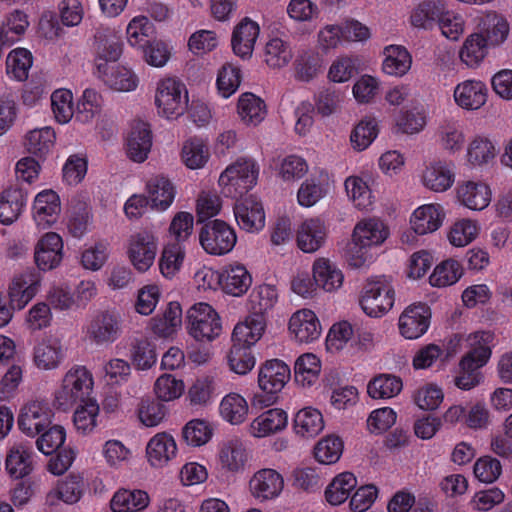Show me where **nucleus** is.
I'll return each instance as SVG.
<instances>
[{
  "instance_id": "obj_16",
  "label": "nucleus",
  "mask_w": 512,
  "mask_h": 512,
  "mask_svg": "<svg viewBox=\"0 0 512 512\" xmlns=\"http://www.w3.org/2000/svg\"><path fill=\"white\" fill-rule=\"evenodd\" d=\"M41 276L34 269H26L14 275L8 285V300L17 310L24 309L41 289Z\"/></svg>"
},
{
  "instance_id": "obj_43",
  "label": "nucleus",
  "mask_w": 512,
  "mask_h": 512,
  "mask_svg": "<svg viewBox=\"0 0 512 512\" xmlns=\"http://www.w3.org/2000/svg\"><path fill=\"white\" fill-rule=\"evenodd\" d=\"M33 452L25 442H15L8 450L5 467L8 474L21 479L31 473L33 466Z\"/></svg>"
},
{
  "instance_id": "obj_34",
  "label": "nucleus",
  "mask_w": 512,
  "mask_h": 512,
  "mask_svg": "<svg viewBox=\"0 0 512 512\" xmlns=\"http://www.w3.org/2000/svg\"><path fill=\"white\" fill-rule=\"evenodd\" d=\"M497 153L496 143L489 136L474 135L465 148V165L470 169H482L494 162Z\"/></svg>"
},
{
  "instance_id": "obj_23",
  "label": "nucleus",
  "mask_w": 512,
  "mask_h": 512,
  "mask_svg": "<svg viewBox=\"0 0 512 512\" xmlns=\"http://www.w3.org/2000/svg\"><path fill=\"white\" fill-rule=\"evenodd\" d=\"M64 243L62 237L55 232H46L37 241L34 249V261L41 271L57 268L63 259Z\"/></svg>"
},
{
  "instance_id": "obj_31",
  "label": "nucleus",
  "mask_w": 512,
  "mask_h": 512,
  "mask_svg": "<svg viewBox=\"0 0 512 512\" xmlns=\"http://www.w3.org/2000/svg\"><path fill=\"white\" fill-rule=\"evenodd\" d=\"M311 272L315 277L318 289L328 294L340 292L345 283V275L341 267L327 257H318L312 263Z\"/></svg>"
},
{
  "instance_id": "obj_42",
  "label": "nucleus",
  "mask_w": 512,
  "mask_h": 512,
  "mask_svg": "<svg viewBox=\"0 0 512 512\" xmlns=\"http://www.w3.org/2000/svg\"><path fill=\"white\" fill-rule=\"evenodd\" d=\"M266 326L265 316L249 312L243 321L235 325L232 340L235 343L252 347L262 338Z\"/></svg>"
},
{
  "instance_id": "obj_17",
  "label": "nucleus",
  "mask_w": 512,
  "mask_h": 512,
  "mask_svg": "<svg viewBox=\"0 0 512 512\" xmlns=\"http://www.w3.org/2000/svg\"><path fill=\"white\" fill-rule=\"evenodd\" d=\"M66 356L62 340L52 334L39 337L32 349V360L35 367L41 371L56 370Z\"/></svg>"
},
{
  "instance_id": "obj_64",
  "label": "nucleus",
  "mask_w": 512,
  "mask_h": 512,
  "mask_svg": "<svg viewBox=\"0 0 512 512\" xmlns=\"http://www.w3.org/2000/svg\"><path fill=\"white\" fill-rule=\"evenodd\" d=\"M462 264L455 259H446L435 266L429 282L431 286L445 288L456 284L463 276Z\"/></svg>"
},
{
  "instance_id": "obj_44",
  "label": "nucleus",
  "mask_w": 512,
  "mask_h": 512,
  "mask_svg": "<svg viewBox=\"0 0 512 512\" xmlns=\"http://www.w3.org/2000/svg\"><path fill=\"white\" fill-rule=\"evenodd\" d=\"M218 410L223 421L233 426H239L248 419L250 407L242 394L229 392L220 400Z\"/></svg>"
},
{
  "instance_id": "obj_46",
  "label": "nucleus",
  "mask_w": 512,
  "mask_h": 512,
  "mask_svg": "<svg viewBox=\"0 0 512 512\" xmlns=\"http://www.w3.org/2000/svg\"><path fill=\"white\" fill-rule=\"evenodd\" d=\"M358 480L351 472H341L332 478L324 490L325 501L331 506H340L351 498Z\"/></svg>"
},
{
  "instance_id": "obj_6",
  "label": "nucleus",
  "mask_w": 512,
  "mask_h": 512,
  "mask_svg": "<svg viewBox=\"0 0 512 512\" xmlns=\"http://www.w3.org/2000/svg\"><path fill=\"white\" fill-rule=\"evenodd\" d=\"M159 237L152 229L144 228L131 233L125 244L126 257L138 273H146L154 265Z\"/></svg>"
},
{
  "instance_id": "obj_41",
  "label": "nucleus",
  "mask_w": 512,
  "mask_h": 512,
  "mask_svg": "<svg viewBox=\"0 0 512 512\" xmlns=\"http://www.w3.org/2000/svg\"><path fill=\"white\" fill-rule=\"evenodd\" d=\"M325 427L321 411L313 406L299 409L293 416L292 428L301 438L311 439L319 435Z\"/></svg>"
},
{
  "instance_id": "obj_53",
  "label": "nucleus",
  "mask_w": 512,
  "mask_h": 512,
  "mask_svg": "<svg viewBox=\"0 0 512 512\" xmlns=\"http://www.w3.org/2000/svg\"><path fill=\"white\" fill-rule=\"evenodd\" d=\"M481 233V224L477 219L460 218L454 221L447 231L449 244L463 248L474 242Z\"/></svg>"
},
{
  "instance_id": "obj_3",
  "label": "nucleus",
  "mask_w": 512,
  "mask_h": 512,
  "mask_svg": "<svg viewBox=\"0 0 512 512\" xmlns=\"http://www.w3.org/2000/svg\"><path fill=\"white\" fill-rule=\"evenodd\" d=\"M93 389L92 372L86 366L74 365L65 372L55 390L54 404L62 410L71 409L78 402L93 398Z\"/></svg>"
},
{
  "instance_id": "obj_25",
  "label": "nucleus",
  "mask_w": 512,
  "mask_h": 512,
  "mask_svg": "<svg viewBox=\"0 0 512 512\" xmlns=\"http://www.w3.org/2000/svg\"><path fill=\"white\" fill-rule=\"evenodd\" d=\"M328 227L319 217H311L300 222L295 231L296 245L303 253L311 254L324 246Z\"/></svg>"
},
{
  "instance_id": "obj_22",
  "label": "nucleus",
  "mask_w": 512,
  "mask_h": 512,
  "mask_svg": "<svg viewBox=\"0 0 512 512\" xmlns=\"http://www.w3.org/2000/svg\"><path fill=\"white\" fill-rule=\"evenodd\" d=\"M431 320V309L425 303H413L407 306L399 317V331L406 339H418L423 336Z\"/></svg>"
},
{
  "instance_id": "obj_36",
  "label": "nucleus",
  "mask_w": 512,
  "mask_h": 512,
  "mask_svg": "<svg viewBox=\"0 0 512 512\" xmlns=\"http://www.w3.org/2000/svg\"><path fill=\"white\" fill-rule=\"evenodd\" d=\"M87 488L88 485L82 475L71 473L59 480L47 493L46 501L50 505H55L59 501L73 505L81 500Z\"/></svg>"
},
{
  "instance_id": "obj_52",
  "label": "nucleus",
  "mask_w": 512,
  "mask_h": 512,
  "mask_svg": "<svg viewBox=\"0 0 512 512\" xmlns=\"http://www.w3.org/2000/svg\"><path fill=\"white\" fill-rule=\"evenodd\" d=\"M56 133L50 126L28 131L23 139L25 150L38 158H45L54 147Z\"/></svg>"
},
{
  "instance_id": "obj_26",
  "label": "nucleus",
  "mask_w": 512,
  "mask_h": 512,
  "mask_svg": "<svg viewBox=\"0 0 512 512\" xmlns=\"http://www.w3.org/2000/svg\"><path fill=\"white\" fill-rule=\"evenodd\" d=\"M458 203L471 211H483L492 200L490 186L481 180H465L455 190Z\"/></svg>"
},
{
  "instance_id": "obj_5",
  "label": "nucleus",
  "mask_w": 512,
  "mask_h": 512,
  "mask_svg": "<svg viewBox=\"0 0 512 512\" xmlns=\"http://www.w3.org/2000/svg\"><path fill=\"white\" fill-rule=\"evenodd\" d=\"M259 172V165L254 159L239 158L222 171L218 184L224 194L236 197L255 187Z\"/></svg>"
},
{
  "instance_id": "obj_49",
  "label": "nucleus",
  "mask_w": 512,
  "mask_h": 512,
  "mask_svg": "<svg viewBox=\"0 0 512 512\" xmlns=\"http://www.w3.org/2000/svg\"><path fill=\"white\" fill-rule=\"evenodd\" d=\"M412 65V56L401 45H388L383 49L382 71L388 76L403 77Z\"/></svg>"
},
{
  "instance_id": "obj_35",
  "label": "nucleus",
  "mask_w": 512,
  "mask_h": 512,
  "mask_svg": "<svg viewBox=\"0 0 512 512\" xmlns=\"http://www.w3.org/2000/svg\"><path fill=\"white\" fill-rule=\"evenodd\" d=\"M152 147L150 125L141 120H134L126 137V153L129 159L142 163L148 158Z\"/></svg>"
},
{
  "instance_id": "obj_45",
  "label": "nucleus",
  "mask_w": 512,
  "mask_h": 512,
  "mask_svg": "<svg viewBox=\"0 0 512 512\" xmlns=\"http://www.w3.org/2000/svg\"><path fill=\"white\" fill-rule=\"evenodd\" d=\"M149 494L142 489H118L110 500L113 512H143L150 505Z\"/></svg>"
},
{
  "instance_id": "obj_38",
  "label": "nucleus",
  "mask_w": 512,
  "mask_h": 512,
  "mask_svg": "<svg viewBox=\"0 0 512 512\" xmlns=\"http://www.w3.org/2000/svg\"><path fill=\"white\" fill-rule=\"evenodd\" d=\"M434 142L441 151L448 155L459 154L466 143L462 124L456 120L441 122L435 130Z\"/></svg>"
},
{
  "instance_id": "obj_55",
  "label": "nucleus",
  "mask_w": 512,
  "mask_h": 512,
  "mask_svg": "<svg viewBox=\"0 0 512 512\" xmlns=\"http://www.w3.org/2000/svg\"><path fill=\"white\" fill-rule=\"evenodd\" d=\"M237 114L245 125L257 126L266 117V104L253 93H243L237 101Z\"/></svg>"
},
{
  "instance_id": "obj_37",
  "label": "nucleus",
  "mask_w": 512,
  "mask_h": 512,
  "mask_svg": "<svg viewBox=\"0 0 512 512\" xmlns=\"http://www.w3.org/2000/svg\"><path fill=\"white\" fill-rule=\"evenodd\" d=\"M475 32L492 48H496L508 39L510 26L503 15L489 11L479 17Z\"/></svg>"
},
{
  "instance_id": "obj_40",
  "label": "nucleus",
  "mask_w": 512,
  "mask_h": 512,
  "mask_svg": "<svg viewBox=\"0 0 512 512\" xmlns=\"http://www.w3.org/2000/svg\"><path fill=\"white\" fill-rule=\"evenodd\" d=\"M252 284V276L247 268L240 263H231L221 270L220 288L228 295L240 297Z\"/></svg>"
},
{
  "instance_id": "obj_28",
  "label": "nucleus",
  "mask_w": 512,
  "mask_h": 512,
  "mask_svg": "<svg viewBox=\"0 0 512 512\" xmlns=\"http://www.w3.org/2000/svg\"><path fill=\"white\" fill-rule=\"evenodd\" d=\"M121 333L117 314L109 311L97 313L86 326L87 337L96 345H110Z\"/></svg>"
},
{
  "instance_id": "obj_1",
  "label": "nucleus",
  "mask_w": 512,
  "mask_h": 512,
  "mask_svg": "<svg viewBox=\"0 0 512 512\" xmlns=\"http://www.w3.org/2000/svg\"><path fill=\"white\" fill-rule=\"evenodd\" d=\"M389 236L387 225L377 218H364L356 223L348 251L349 265L360 268L372 261L369 250L381 246Z\"/></svg>"
},
{
  "instance_id": "obj_13",
  "label": "nucleus",
  "mask_w": 512,
  "mask_h": 512,
  "mask_svg": "<svg viewBox=\"0 0 512 512\" xmlns=\"http://www.w3.org/2000/svg\"><path fill=\"white\" fill-rule=\"evenodd\" d=\"M95 77L109 90L130 93L137 90L140 78L128 64L111 63L93 71Z\"/></svg>"
},
{
  "instance_id": "obj_33",
  "label": "nucleus",
  "mask_w": 512,
  "mask_h": 512,
  "mask_svg": "<svg viewBox=\"0 0 512 512\" xmlns=\"http://www.w3.org/2000/svg\"><path fill=\"white\" fill-rule=\"evenodd\" d=\"M289 417L281 408H271L256 416L247 427L248 434L263 439L283 432L288 426Z\"/></svg>"
},
{
  "instance_id": "obj_56",
  "label": "nucleus",
  "mask_w": 512,
  "mask_h": 512,
  "mask_svg": "<svg viewBox=\"0 0 512 512\" xmlns=\"http://www.w3.org/2000/svg\"><path fill=\"white\" fill-rule=\"evenodd\" d=\"M321 360L314 353L300 355L294 364V379L297 385L302 388L314 386L320 376Z\"/></svg>"
},
{
  "instance_id": "obj_9",
  "label": "nucleus",
  "mask_w": 512,
  "mask_h": 512,
  "mask_svg": "<svg viewBox=\"0 0 512 512\" xmlns=\"http://www.w3.org/2000/svg\"><path fill=\"white\" fill-rule=\"evenodd\" d=\"M199 243L207 254L222 256L233 250L237 243V235L230 225L216 219L201 228Z\"/></svg>"
},
{
  "instance_id": "obj_57",
  "label": "nucleus",
  "mask_w": 512,
  "mask_h": 512,
  "mask_svg": "<svg viewBox=\"0 0 512 512\" xmlns=\"http://www.w3.org/2000/svg\"><path fill=\"white\" fill-rule=\"evenodd\" d=\"M344 188L348 200L352 205L362 211L372 209L375 197L367 181L358 175H351L344 181Z\"/></svg>"
},
{
  "instance_id": "obj_8",
  "label": "nucleus",
  "mask_w": 512,
  "mask_h": 512,
  "mask_svg": "<svg viewBox=\"0 0 512 512\" xmlns=\"http://www.w3.org/2000/svg\"><path fill=\"white\" fill-rule=\"evenodd\" d=\"M494 334L490 331H475L469 334H456L448 344V352L456 354L465 350L461 359H467L475 365L485 366L492 355Z\"/></svg>"
},
{
  "instance_id": "obj_18",
  "label": "nucleus",
  "mask_w": 512,
  "mask_h": 512,
  "mask_svg": "<svg viewBox=\"0 0 512 512\" xmlns=\"http://www.w3.org/2000/svg\"><path fill=\"white\" fill-rule=\"evenodd\" d=\"M321 333L322 326L320 320L311 309H299L292 313L288 320V334L295 343H313L320 338Z\"/></svg>"
},
{
  "instance_id": "obj_32",
  "label": "nucleus",
  "mask_w": 512,
  "mask_h": 512,
  "mask_svg": "<svg viewBox=\"0 0 512 512\" xmlns=\"http://www.w3.org/2000/svg\"><path fill=\"white\" fill-rule=\"evenodd\" d=\"M235 220L240 229L249 233H258L266 223L263 205L255 196L250 195L234 206Z\"/></svg>"
},
{
  "instance_id": "obj_48",
  "label": "nucleus",
  "mask_w": 512,
  "mask_h": 512,
  "mask_svg": "<svg viewBox=\"0 0 512 512\" xmlns=\"http://www.w3.org/2000/svg\"><path fill=\"white\" fill-rule=\"evenodd\" d=\"M27 204V193L17 187H10L0 194V222L4 225L14 223Z\"/></svg>"
},
{
  "instance_id": "obj_62",
  "label": "nucleus",
  "mask_w": 512,
  "mask_h": 512,
  "mask_svg": "<svg viewBox=\"0 0 512 512\" xmlns=\"http://www.w3.org/2000/svg\"><path fill=\"white\" fill-rule=\"evenodd\" d=\"M152 330L162 337L176 333L182 325V308L179 302H169L161 316L152 318Z\"/></svg>"
},
{
  "instance_id": "obj_59",
  "label": "nucleus",
  "mask_w": 512,
  "mask_h": 512,
  "mask_svg": "<svg viewBox=\"0 0 512 512\" xmlns=\"http://www.w3.org/2000/svg\"><path fill=\"white\" fill-rule=\"evenodd\" d=\"M73 413V424L78 433L82 435L91 434L98 426L100 407L93 397L78 402Z\"/></svg>"
},
{
  "instance_id": "obj_15",
  "label": "nucleus",
  "mask_w": 512,
  "mask_h": 512,
  "mask_svg": "<svg viewBox=\"0 0 512 512\" xmlns=\"http://www.w3.org/2000/svg\"><path fill=\"white\" fill-rule=\"evenodd\" d=\"M333 186V176L327 170L315 169L300 184L296 194L297 203L303 208H311L324 199Z\"/></svg>"
},
{
  "instance_id": "obj_20",
  "label": "nucleus",
  "mask_w": 512,
  "mask_h": 512,
  "mask_svg": "<svg viewBox=\"0 0 512 512\" xmlns=\"http://www.w3.org/2000/svg\"><path fill=\"white\" fill-rule=\"evenodd\" d=\"M456 180L453 167L444 160L434 159L425 162L419 174L420 184L433 193H445L450 190Z\"/></svg>"
},
{
  "instance_id": "obj_4",
  "label": "nucleus",
  "mask_w": 512,
  "mask_h": 512,
  "mask_svg": "<svg viewBox=\"0 0 512 512\" xmlns=\"http://www.w3.org/2000/svg\"><path fill=\"white\" fill-rule=\"evenodd\" d=\"M395 296L392 280L387 276H377L365 284L359 304L367 316L380 318L393 308Z\"/></svg>"
},
{
  "instance_id": "obj_19",
  "label": "nucleus",
  "mask_w": 512,
  "mask_h": 512,
  "mask_svg": "<svg viewBox=\"0 0 512 512\" xmlns=\"http://www.w3.org/2000/svg\"><path fill=\"white\" fill-rule=\"evenodd\" d=\"M61 214V200L52 189L38 192L31 205V217L39 230H46L54 226Z\"/></svg>"
},
{
  "instance_id": "obj_61",
  "label": "nucleus",
  "mask_w": 512,
  "mask_h": 512,
  "mask_svg": "<svg viewBox=\"0 0 512 512\" xmlns=\"http://www.w3.org/2000/svg\"><path fill=\"white\" fill-rule=\"evenodd\" d=\"M490 48L492 47L482 37L473 32L464 40L459 50V58L467 67L477 68L487 57Z\"/></svg>"
},
{
  "instance_id": "obj_63",
  "label": "nucleus",
  "mask_w": 512,
  "mask_h": 512,
  "mask_svg": "<svg viewBox=\"0 0 512 512\" xmlns=\"http://www.w3.org/2000/svg\"><path fill=\"white\" fill-rule=\"evenodd\" d=\"M445 393L443 387L435 382L419 385L412 393L413 403L422 411H435L443 403Z\"/></svg>"
},
{
  "instance_id": "obj_14",
  "label": "nucleus",
  "mask_w": 512,
  "mask_h": 512,
  "mask_svg": "<svg viewBox=\"0 0 512 512\" xmlns=\"http://www.w3.org/2000/svg\"><path fill=\"white\" fill-rule=\"evenodd\" d=\"M249 458L247 446L240 437L234 436L218 444L217 466L225 474L242 473L246 469Z\"/></svg>"
},
{
  "instance_id": "obj_21",
  "label": "nucleus",
  "mask_w": 512,
  "mask_h": 512,
  "mask_svg": "<svg viewBox=\"0 0 512 512\" xmlns=\"http://www.w3.org/2000/svg\"><path fill=\"white\" fill-rule=\"evenodd\" d=\"M249 491L259 502L277 499L285 487L284 476L276 469L261 468L249 480Z\"/></svg>"
},
{
  "instance_id": "obj_58",
  "label": "nucleus",
  "mask_w": 512,
  "mask_h": 512,
  "mask_svg": "<svg viewBox=\"0 0 512 512\" xmlns=\"http://www.w3.org/2000/svg\"><path fill=\"white\" fill-rule=\"evenodd\" d=\"M101 456L106 466L113 470H121L133 461V451L119 439H108L101 447Z\"/></svg>"
},
{
  "instance_id": "obj_27",
  "label": "nucleus",
  "mask_w": 512,
  "mask_h": 512,
  "mask_svg": "<svg viewBox=\"0 0 512 512\" xmlns=\"http://www.w3.org/2000/svg\"><path fill=\"white\" fill-rule=\"evenodd\" d=\"M291 378L290 367L279 359L267 360L258 370V387L267 395L282 391Z\"/></svg>"
},
{
  "instance_id": "obj_54",
  "label": "nucleus",
  "mask_w": 512,
  "mask_h": 512,
  "mask_svg": "<svg viewBox=\"0 0 512 512\" xmlns=\"http://www.w3.org/2000/svg\"><path fill=\"white\" fill-rule=\"evenodd\" d=\"M32 66L33 55L26 48H14L6 56L5 72L10 80L16 82L26 81Z\"/></svg>"
},
{
  "instance_id": "obj_60",
  "label": "nucleus",
  "mask_w": 512,
  "mask_h": 512,
  "mask_svg": "<svg viewBox=\"0 0 512 512\" xmlns=\"http://www.w3.org/2000/svg\"><path fill=\"white\" fill-rule=\"evenodd\" d=\"M309 170L307 161L298 155H287L279 158L275 165V175L286 184H294L302 179Z\"/></svg>"
},
{
  "instance_id": "obj_24",
  "label": "nucleus",
  "mask_w": 512,
  "mask_h": 512,
  "mask_svg": "<svg viewBox=\"0 0 512 512\" xmlns=\"http://www.w3.org/2000/svg\"><path fill=\"white\" fill-rule=\"evenodd\" d=\"M445 218L446 212L442 204H422L409 217L410 229L419 236L432 234L442 227Z\"/></svg>"
},
{
  "instance_id": "obj_10",
  "label": "nucleus",
  "mask_w": 512,
  "mask_h": 512,
  "mask_svg": "<svg viewBox=\"0 0 512 512\" xmlns=\"http://www.w3.org/2000/svg\"><path fill=\"white\" fill-rule=\"evenodd\" d=\"M93 71L117 62L123 55L124 44L118 31L108 25L96 28L93 37Z\"/></svg>"
},
{
  "instance_id": "obj_51",
  "label": "nucleus",
  "mask_w": 512,
  "mask_h": 512,
  "mask_svg": "<svg viewBox=\"0 0 512 512\" xmlns=\"http://www.w3.org/2000/svg\"><path fill=\"white\" fill-rule=\"evenodd\" d=\"M210 156L209 146L202 138L191 137L182 144L180 160L190 170L204 168L209 162Z\"/></svg>"
},
{
  "instance_id": "obj_7",
  "label": "nucleus",
  "mask_w": 512,
  "mask_h": 512,
  "mask_svg": "<svg viewBox=\"0 0 512 512\" xmlns=\"http://www.w3.org/2000/svg\"><path fill=\"white\" fill-rule=\"evenodd\" d=\"M186 317L188 334L197 342H212L222 333L221 317L208 303H195L188 309Z\"/></svg>"
},
{
  "instance_id": "obj_11",
  "label": "nucleus",
  "mask_w": 512,
  "mask_h": 512,
  "mask_svg": "<svg viewBox=\"0 0 512 512\" xmlns=\"http://www.w3.org/2000/svg\"><path fill=\"white\" fill-rule=\"evenodd\" d=\"M178 454L179 447L175 437L166 431L150 437L144 449L148 467L156 471L168 468L177 459Z\"/></svg>"
},
{
  "instance_id": "obj_47",
  "label": "nucleus",
  "mask_w": 512,
  "mask_h": 512,
  "mask_svg": "<svg viewBox=\"0 0 512 512\" xmlns=\"http://www.w3.org/2000/svg\"><path fill=\"white\" fill-rule=\"evenodd\" d=\"M186 258V248L179 242H167L163 245L158 259L160 274L172 280L181 271Z\"/></svg>"
},
{
  "instance_id": "obj_12",
  "label": "nucleus",
  "mask_w": 512,
  "mask_h": 512,
  "mask_svg": "<svg viewBox=\"0 0 512 512\" xmlns=\"http://www.w3.org/2000/svg\"><path fill=\"white\" fill-rule=\"evenodd\" d=\"M53 410L44 400H30L20 409L17 419L19 429L29 437H35L53 421Z\"/></svg>"
},
{
  "instance_id": "obj_50",
  "label": "nucleus",
  "mask_w": 512,
  "mask_h": 512,
  "mask_svg": "<svg viewBox=\"0 0 512 512\" xmlns=\"http://www.w3.org/2000/svg\"><path fill=\"white\" fill-rule=\"evenodd\" d=\"M29 25V17L23 10L14 9L8 12L0 23L2 43L12 46L23 37Z\"/></svg>"
},
{
  "instance_id": "obj_39",
  "label": "nucleus",
  "mask_w": 512,
  "mask_h": 512,
  "mask_svg": "<svg viewBox=\"0 0 512 512\" xmlns=\"http://www.w3.org/2000/svg\"><path fill=\"white\" fill-rule=\"evenodd\" d=\"M259 25L249 18H244L234 28L232 33V50L242 59H249L254 51L255 43L259 37Z\"/></svg>"
},
{
  "instance_id": "obj_2",
  "label": "nucleus",
  "mask_w": 512,
  "mask_h": 512,
  "mask_svg": "<svg viewBox=\"0 0 512 512\" xmlns=\"http://www.w3.org/2000/svg\"><path fill=\"white\" fill-rule=\"evenodd\" d=\"M153 102L158 117L169 122L177 121L188 110L189 91L177 77L165 76L155 84Z\"/></svg>"
},
{
  "instance_id": "obj_29",
  "label": "nucleus",
  "mask_w": 512,
  "mask_h": 512,
  "mask_svg": "<svg viewBox=\"0 0 512 512\" xmlns=\"http://www.w3.org/2000/svg\"><path fill=\"white\" fill-rule=\"evenodd\" d=\"M487 85L479 79H465L456 84L453 90L455 104L467 111H476L482 108L488 99Z\"/></svg>"
},
{
  "instance_id": "obj_30",
  "label": "nucleus",
  "mask_w": 512,
  "mask_h": 512,
  "mask_svg": "<svg viewBox=\"0 0 512 512\" xmlns=\"http://www.w3.org/2000/svg\"><path fill=\"white\" fill-rule=\"evenodd\" d=\"M144 192L149 200L150 209L157 212L167 211L177 195L175 184L162 174L148 178L145 182Z\"/></svg>"
}]
</instances>
